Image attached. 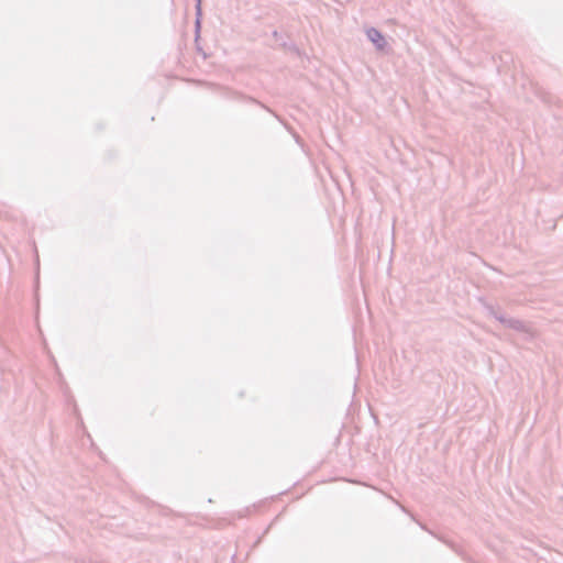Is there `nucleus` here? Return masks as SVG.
<instances>
[{
  "mask_svg": "<svg viewBox=\"0 0 563 563\" xmlns=\"http://www.w3.org/2000/svg\"><path fill=\"white\" fill-rule=\"evenodd\" d=\"M367 35L373 43L377 44L378 47L384 46V37L377 30H375V29L368 30Z\"/></svg>",
  "mask_w": 563,
  "mask_h": 563,
  "instance_id": "1",
  "label": "nucleus"
}]
</instances>
